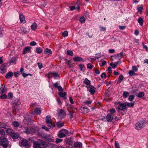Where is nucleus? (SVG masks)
I'll list each match as a JSON object with an SVG mask.
<instances>
[{"mask_svg":"<svg viewBox=\"0 0 148 148\" xmlns=\"http://www.w3.org/2000/svg\"><path fill=\"white\" fill-rule=\"evenodd\" d=\"M8 145V142L6 138L3 136L0 137V146L2 148H6Z\"/></svg>","mask_w":148,"mask_h":148,"instance_id":"obj_1","label":"nucleus"},{"mask_svg":"<svg viewBox=\"0 0 148 148\" xmlns=\"http://www.w3.org/2000/svg\"><path fill=\"white\" fill-rule=\"evenodd\" d=\"M35 145H39V147L43 146L49 148H54L55 147V145L53 144H50L45 142L41 141L40 142H35Z\"/></svg>","mask_w":148,"mask_h":148,"instance_id":"obj_2","label":"nucleus"},{"mask_svg":"<svg viewBox=\"0 0 148 148\" xmlns=\"http://www.w3.org/2000/svg\"><path fill=\"white\" fill-rule=\"evenodd\" d=\"M146 124L145 120L140 121L137 122L135 125V128L138 130L142 129Z\"/></svg>","mask_w":148,"mask_h":148,"instance_id":"obj_3","label":"nucleus"},{"mask_svg":"<svg viewBox=\"0 0 148 148\" xmlns=\"http://www.w3.org/2000/svg\"><path fill=\"white\" fill-rule=\"evenodd\" d=\"M114 104L115 105L118 106V109L119 110H122L126 109L125 103L118 102H115Z\"/></svg>","mask_w":148,"mask_h":148,"instance_id":"obj_4","label":"nucleus"},{"mask_svg":"<svg viewBox=\"0 0 148 148\" xmlns=\"http://www.w3.org/2000/svg\"><path fill=\"white\" fill-rule=\"evenodd\" d=\"M69 132V131L66 129H63L59 132L58 134L59 138H61L65 136Z\"/></svg>","mask_w":148,"mask_h":148,"instance_id":"obj_5","label":"nucleus"},{"mask_svg":"<svg viewBox=\"0 0 148 148\" xmlns=\"http://www.w3.org/2000/svg\"><path fill=\"white\" fill-rule=\"evenodd\" d=\"M46 123L48 124V126L50 127L54 126V125L51 120V116L48 115L46 116Z\"/></svg>","mask_w":148,"mask_h":148,"instance_id":"obj_6","label":"nucleus"},{"mask_svg":"<svg viewBox=\"0 0 148 148\" xmlns=\"http://www.w3.org/2000/svg\"><path fill=\"white\" fill-rule=\"evenodd\" d=\"M88 91H89L91 95H94L96 90V88L92 85H89L87 86Z\"/></svg>","mask_w":148,"mask_h":148,"instance_id":"obj_7","label":"nucleus"},{"mask_svg":"<svg viewBox=\"0 0 148 148\" xmlns=\"http://www.w3.org/2000/svg\"><path fill=\"white\" fill-rule=\"evenodd\" d=\"M58 112L59 117L61 118H64L66 115L65 111L62 109H59Z\"/></svg>","mask_w":148,"mask_h":148,"instance_id":"obj_8","label":"nucleus"},{"mask_svg":"<svg viewBox=\"0 0 148 148\" xmlns=\"http://www.w3.org/2000/svg\"><path fill=\"white\" fill-rule=\"evenodd\" d=\"M25 131H24V132L26 133L32 134L35 132V129L31 127H25Z\"/></svg>","mask_w":148,"mask_h":148,"instance_id":"obj_9","label":"nucleus"},{"mask_svg":"<svg viewBox=\"0 0 148 148\" xmlns=\"http://www.w3.org/2000/svg\"><path fill=\"white\" fill-rule=\"evenodd\" d=\"M16 29L18 32L21 33L25 34L27 33V30L24 26H23L19 27H18Z\"/></svg>","mask_w":148,"mask_h":148,"instance_id":"obj_10","label":"nucleus"},{"mask_svg":"<svg viewBox=\"0 0 148 148\" xmlns=\"http://www.w3.org/2000/svg\"><path fill=\"white\" fill-rule=\"evenodd\" d=\"M45 140L49 142H53L54 141L53 137L50 135H46L44 137Z\"/></svg>","mask_w":148,"mask_h":148,"instance_id":"obj_11","label":"nucleus"},{"mask_svg":"<svg viewBox=\"0 0 148 148\" xmlns=\"http://www.w3.org/2000/svg\"><path fill=\"white\" fill-rule=\"evenodd\" d=\"M123 52H121L119 54H118L117 55H115L113 56H112L111 57H114L117 60H120L123 57Z\"/></svg>","mask_w":148,"mask_h":148,"instance_id":"obj_12","label":"nucleus"},{"mask_svg":"<svg viewBox=\"0 0 148 148\" xmlns=\"http://www.w3.org/2000/svg\"><path fill=\"white\" fill-rule=\"evenodd\" d=\"M114 116L108 114L106 116V119L107 122H111L113 119Z\"/></svg>","mask_w":148,"mask_h":148,"instance_id":"obj_13","label":"nucleus"},{"mask_svg":"<svg viewBox=\"0 0 148 148\" xmlns=\"http://www.w3.org/2000/svg\"><path fill=\"white\" fill-rule=\"evenodd\" d=\"M58 94L60 97L63 98V99H66V97L65 96L66 95V93L65 92L61 91L59 92Z\"/></svg>","mask_w":148,"mask_h":148,"instance_id":"obj_14","label":"nucleus"},{"mask_svg":"<svg viewBox=\"0 0 148 148\" xmlns=\"http://www.w3.org/2000/svg\"><path fill=\"white\" fill-rule=\"evenodd\" d=\"M75 148H81L82 147V144L81 142H77L74 144Z\"/></svg>","mask_w":148,"mask_h":148,"instance_id":"obj_15","label":"nucleus"},{"mask_svg":"<svg viewBox=\"0 0 148 148\" xmlns=\"http://www.w3.org/2000/svg\"><path fill=\"white\" fill-rule=\"evenodd\" d=\"M33 120L29 118L27 119H25L24 120V122L26 124L30 125L32 122Z\"/></svg>","mask_w":148,"mask_h":148,"instance_id":"obj_16","label":"nucleus"},{"mask_svg":"<svg viewBox=\"0 0 148 148\" xmlns=\"http://www.w3.org/2000/svg\"><path fill=\"white\" fill-rule=\"evenodd\" d=\"M21 144L24 146L29 145L28 140L25 139H23L21 141Z\"/></svg>","mask_w":148,"mask_h":148,"instance_id":"obj_17","label":"nucleus"},{"mask_svg":"<svg viewBox=\"0 0 148 148\" xmlns=\"http://www.w3.org/2000/svg\"><path fill=\"white\" fill-rule=\"evenodd\" d=\"M108 111L110 112V113H109L108 114H110V115H112L114 117L116 112V111L115 110L114 108H112L111 109L109 110Z\"/></svg>","mask_w":148,"mask_h":148,"instance_id":"obj_18","label":"nucleus"},{"mask_svg":"<svg viewBox=\"0 0 148 148\" xmlns=\"http://www.w3.org/2000/svg\"><path fill=\"white\" fill-rule=\"evenodd\" d=\"M31 47H25L22 53L23 54H26L27 52L31 51Z\"/></svg>","mask_w":148,"mask_h":148,"instance_id":"obj_19","label":"nucleus"},{"mask_svg":"<svg viewBox=\"0 0 148 148\" xmlns=\"http://www.w3.org/2000/svg\"><path fill=\"white\" fill-rule=\"evenodd\" d=\"M37 25L36 23L34 22L31 26V29L33 31H35L37 27Z\"/></svg>","mask_w":148,"mask_h":148,"instance_id":"obj_20","label":"nucleus"},{"mask_svg":"<svg viewBox=\"0 0 148 148\" xmlns=\"http://www.w3.org/2000/svg\"><path fill=\"white\" fill-rule=\"evenodd\" d=\"M73 60L75 62L82 61L83 60L82 58L81 57L77 56L73 58Z\"/></svg>","mask_w":148,"mask_h":148,"instance_id":"obj_21","label":"nucleus"},{"mask_svg":"<svg viewBox=\"0 0 148 148\" xmlns=\"http://www.w3.org/2000/svg\"><path fill=\"white\" fill-rule=\"evenodd\" d=\"M80 110L82 111L83 110L84 111L82 112L84 113H87L89 112L90 110L87 107H84L82 108Z\"/></svg>","mask_w":148,"mask_h":148,"instance_id":"obj_22","label":"nucleus"},{"mask_svg":"<svg viewBox=\"0 0 148 148\" xmlns=\"http://www.w3.org/2000/svg\"><path fill=\"white\" fill-rule=\"evenodd\" d=\"M19 18L20 21L21 23H25V18L23 15L21 14H20L19 15Z\"/></svg>","mask_w":148,"mask_h":148,"instance_id":"obj_23","label":"nucleus"},{"mask_svg":"<svg viewBox=\"0 0 148 148\" xmlns=\"http://www.w3.org/2000/svg\"><path fill=\"white\" fill-rule=\"evenodd\" d=\"M13 75V73L11 71H9L7 73L5 76V78L6 79H8L11 77Z\"/></svg>","mask_w":148,"mask_h":148,"instance_id":"obj_24","label":"nucleus"},{"mask_svg":"<svg viewBox=\"0 0 148 148\" xmlns=\"http://www.w3.org/2000/svg\"><path fill=\"white\" fill-rule=\"evenodd\" d=\"M5 64H3L0 67V69L1 71V73H3L6 71V67H5Z\"/></svg>","mask_w":148,"mask_h":148,"instance_id":"obj_25","label":"nucleus"},{"mask_svg":"<svg viewBox=\"0 0 148 148\" xmlns=\"http://www.w3.org/2000/svg\"><path fill=\"white\" fill-rule=\"evenodd\" d=\"M44 52L45 54L49 55L52 54V52L50 49H48L47 48L45 49L44 51Z\"/></svg>","mask_w":148,"mask_h":148,"instance_id":"obj_26","label":"nucleus"},{"mask_svg":"<svg viewBox=\"0 0 148 148\" xmlns=\"http://www.w3.org/2000/svg\"><path fill=\"white\" fill-rule=\"evenodd\" d=\"M11 136L14 139H17L19 137V134L18 133H13L11 135Z\"/></svg>","mask_w":148,"mask_h":148,"instance_id":"obj_27","label":"nucleus"},{"mask_svg":"<svg viewBox=\"0 0 148 148\" xmlns=\"http://www.w3.org/2000/svg\"><path fill=\"white\" fill-rule=\"evenodd\" d=\"M83 82L85 84L87 85H90V81L87 78H86L83 81Z\"/></svg>","mask_w":148,"mask_h":148,"instance_id":"obj_28","label":"nucleus"},{"mask_svg":"<svg viewBox=\"0 0 148 148\" xmlns=\"http://www.w3.org/2000/svg\"><path fill=\"white\" fill-rule=\"evenodd\" d=\"M52 76L54 77L55 79H56L57 77H59V75L58 73L56 72H52Z\"/></svg>","mask_w":148,"mask_h":148,"instance_id":"obj_29","label":"nucleus"},{"mask_svg":"<svg viewBox=\"0 0 148 148\" xmlns=\"http://www.w3.org/2000/svg\"><path fill=\"white\" fill-rule=\"evenodd\" d=\"M7 127H8V126L5 123L2 122H0V127L6 129Z\"/></svg>","mask_w":148,"mask_h":148,"instance_id":"obj_30","label":"nucleus"},{"mask_svg":"<svg viewBox=\"0 0 148 148\" xmlns=\"http://www.w3.org/2000/svg\"><path fill=\"white\" fill-rule=\"evenodd\" d=\"M34 112L37 114H40L41 113V110L40 108H36L34 109Z\"/></svg>","mask_w":148,"mask_h":148,"instance_id":"obj_31","label":"nucleus"},{"mask_svg":"<svg viewBox=\"0 0 148 148\" xmlns=\"http://www.w3.org/2000/svg\"><path fill=\"white\" fill-rule=\"evenodd\" d=\"M64 123L62 121H59L57 123V126L58 127H61L64 125Z\"/></svg>","mask_w":148,"mask_h":148,"instance_id":"obj_32","label":"nucleus"},{"mask_svg":"<svg viewBox=\"0 0 148 148\" xmlns=\"http://www.w3.org/2000/svg\"><path fill=\"white\" fill-rule=\"evenodd\" d=\"M138 22L140 25L142 26L143 25V20L141 17H140L138 18Z\"/></svg>","mask_w":148,"mask_h":148,"instance_id":"obj_33","label":"nucleus"},{"mask_svg":"<svg viewBox=\"0 0 148 148\" xmlns=\"http://www.w3.org/2000/svg\"><path fill=\"white\" fill-rule=\"evenodd\" d=\"M6 129V132L7 133L11 135V134L14 133V131L12 129L7 128Z\"/></svg>","mask_w":148,"mask_h":148,"instance_id":"obj_34","label":"nucleus"},{"mask_svg":"<svg viewBox=\"0 0 148 148\" xmlns=\"http://www.w3.org/2000/svg\"><path fill=\"white\" fill-rule=\"evenodd\" d=\"M123 79V76L121 74L119 77L118 78V82H117V84L119 83H120L121 82Z\"/></svg>","mask_w":148,"mask_h":148,"instance_id":"obj_35","label":"nucleus"},{"mask_svg":"<svg viewBox=\"0 0 148 148\" xmlns=\"http://www.w3.org/2000/svg\"><path fill=\"white\" fill-rule=\"evenodd\" d=\"M18 107V106H15L13 108V111L14 112V114H15L16 113L18 112L19 109L17 108Z\"/></svg>","mask_w":148,"mask_h":148,"instance_id":"obj_36","label":"nucleus"},{"mask_svg":"<svg viewBox=\"0 0 148 148\" xmlns=\"http://www.w3.org/2000/svg\"><path fill=\"white\" fill-rule=\"evenodd\" d=\"M20 123L18 121H14L12 122V125L16 127H18L20 125Z\"/></svg>","mask_w":148,"mask_h":148,"instance_id":"obj_37","label":"nucleus"},{"mask_svg":"<svg viewBox=\"0 0 148 148\" xmlns=\"http://www.w3.org/2000/svg\"><path fill=\"white\" fill-rule=\"evenodd\" d=\"M144 95V93L143 92H139L137 96L138 97L141 98L143 97Z\"/></svg>","mask_w":148,"mask_h":148,"instance_id":"obj_38","label":"nucleus"},{"mask_svg":"<svg viewBox=\"0 0 148 148\" xmlns=\"http://www.w3.org/2000/svg\"><path fill=\"white\" fill-rule=\"evenodd\" d=\"M16 61V59L15 57H13L10 60V63L15 64Z\"/></svg>","mask_w":148,"mask_h":148,"instance_id":"obj_39","label":"nucleus"},{"mask_svg":"<svg viewBox=\"0 0 148 148\" xmlns=\"http://www.w3.org/2000/svg\"><path fill=\"white\" fill-rule=\"evenodd\" d=\"M85 18L82 16L80 18L79 21L82 23L85 22Z\"/></svg>","mask_w":148,"mask_h":148,"instance_id":"obj_40","label":"nucleus"},{"mask_svg":"<svg viewBox=\"0 0 148 148\" xmlns=\"http://www.w3.org/2000/svg\"><path fill=\"white\" fill-rule=\"evenodd\" d=\"M36 51L38 53H40L42 52V49L40 47L36 48Z\"/></svg>","mask_w":148,"mask_h":148,"instance_id":"obj_41","label":"nucleus"},{"mask_svg":"<svg viewBox=\"0 0 148 148\" xmlns=\"http://www.w3.org/2000/svg\"><path fill=\"white\" fill-rule=\"evenodd\" d=\"M126 106H127L129 107H133L134 106V103H125Z\"/></svg>","mask_w":148,"mask_h":148,"instance_id":"obj_42","label":"nucleus"},{"mask_svg":"<svg viewBox=\"0 0 148 148\" xmlns=\"http://www.w3.org/2000/svg\"><path fill=\"white\" fill-rule=\"evenodd\" d=\"M13 97V94L11 92H9L8 95V98L11 99Z\"/></svg>","mask_w":148,"mask_h":148,"instance_id":"obj_43","label":"nucleus"},{"mask_svg":"<svg viewBox=\"0 0 148 148\" xmlns=\"http://www.w3.org/2000/svg\"><path fill=\"white\" fill-rule=\"evenodd\" d=\"M129 93L127 92L124 91L123 92V97L124 98L127 97L129 95Z\"/></svg>","mask_w":148,"mask_h":148,"instance_id":"obj_44","label":"nucleus"},{"mask_svg":"<svg viewBox=\"0 0 148 148\" xmlns=\"http://www.w3.org/2000/svg\"><path fill=\"white\" fill-rule=\"evenodd\" d=\"M67 54L68 55L72 56L73 55V52L71 50H68L67 51Z\"/></svg>","mask_w":148,"mask_h":148,"instance_id":"obj_45","label":"nucleus"},{"mask_svg":"<svg viewBox=\"0 0 148 148\" xmlns=\"http://www.w3.org/2000/svg\"><path fill=\"white\" fill-rule=\"evenodd\" d=\"M3 28L0 26V36H2L3 34Z\"/></svg>","mask_w":148,"mask_h":148,"instance_id":"obj_46","label":"nucleus"},{"mask_svg":"<svg viewBox=\"0 0 148 148\" xmlns=\"http://www.w3.org/2000/svg\"><path fill=\"white\" fill-rule=\"evenodd\" d=\"M134 95H130L129 96L128 99L130 101H132L134 99Z\"/></svg>","mask_w":148,"mask_h":148,"instance_id":"obj_47","label":"nucleus"},{"mask_svg":"<svg viewBox=\"0 0 148 148\" xmlns=\"http://www.w3.org/2000/svg\"><path fill=\"white\" fill-rule=\"evenodd\" d=\"M5 90L4 89V86L2 87L1 88H0V93H3L5 92Z\"/></svg>","mask_w":148,"mask_h":148,"instance_id":"obj_48","label":"nucleus"},{"mask_svg":"<svg viewBox=\"0 0 148 148\" xmlns=\"http://www.w3.org/2000/svg\"><path fill=\"white\" fill-rule=\"evenodd\" d=\"M93 68V66L90 63H88L87 64V68L90 69H91Z\"/></svg>","mask_w":148,"mask_h":148,"instance_id":"obj_49","label":"nucleus"},{"mask_svg":"<svg viewBox=\"0 0 148 148\" xmlns=\"http://www.w3.org/2000/svg\"><path fill=\"white\" fill-rule=\"evenodd\" d=\"M62 139H60L58 138H57L56 139V143L58 144L62 142Z\"/></svg>","mask_w":148,"mask_h":148,"instance_id":"obj_50","label":"nucleus"},{"mask_svg":"<svg viewBox=\"0 0 148 148\" xmlns=\"http://www.w3.org/2000/svg\"><path fill=\"white\" fill-rule=\"evenodd\" d=\"M62 35L64 37H66L68 35V32L66 31L63 32L62 34Z\"/></svg>","mask_w":148,"mask_h":148,"instance_id":"obj_51","label":"nucleus"},{"mask_svg":"<svg viewBox=\"0 0 148 148\" xmlns=\"http://www.w3.org/2000/svg\"><path fill=\"white\" fill-rule=\"evenodd\" d=\"M79 68L80 69V70L81 71H82L84 67V65L82 64H80L79 65Z\"/></svg>","mask_w":148,"mask_h":148,"instance_id":"obj_52","label":"nucleus"},{"mask_svg":"<svg viewBox=\"0 0 148 148\" xmlns=\"http://www.w3.org/2000/svg\"><path fill=\"white\" fill-rule=\"evenodd\" d=\"M7 97V96L5 94L2 95L0 97L1 99H5Z\"/></svg>","mask_w":148,"mask_h":148,"instance_id":"obj_53","label":"nucleus"},{"mask_svg":"<svg viewBox=\"0 0 148 148\" xmlns=\"http://www.w3.org/2000/svg\"><path fill=\"white\" fill-rule=\"evenodd\" d=\"M92 101H86L84 102V104L85 105H89L91 104Z\"/></svg>","mask_w":148,"mask_h":148,"instance_id":"obj_54","label":"nucleus"},{"mask_svg":"<svg viewBox=\"0 0 148 148\" xmlns=\"http://www.w3.org/2000/svg\"><path fill=\"white\" fill-rule=\"evenodd\" d=\"M100 30V31H105L106 29V27L103 26H100L99 27Z\"/></svg>","mask_w":148,"mask_h":148,"instance_id":"obj_55","label":"nucleus"},{"mask_svg":"<svg viewBox=\"0 0 148 148\" xmlns=\"http://www.w3.org/2000/svg\"><path fill=\"white\" fill-rule=\"evenodd\" d=\"M115 148H120L119 144L116 141H115Z\"/></svg>","mask_w":148,"mask_h":148,"instance_id":"obj_56","label":"nucleus"},{"mask_svg":"<svg viewBox=\"0 0 148 148\" xmlns=\"http://www.w3.org/2000/svg\"><path fill=\"white\" fill-rule=\"evenodd\" d=\"M51 74L52 72H49L48 73V74L46 75V76L48 78H50L51 77H52Z\"/></svg>","mask_w":148,"mask_h":148,"instance_id":"obj_57","label":"nucleus"},{"mask_svg":"<svg viewBox=\"0 0 148 148\" xmlns=\"http://www.w3.org/2000/svg\"><path fill=\"white\" fill-rule=\"evenodd\" d=\"M36 45V43L34 41L31 42L30 44V45L31 46H34Z\"/></svg>","mask_w":148,"mask_h":148,"instance_id":"obj_58","label":"nucleus"},{"mask_svg":"<svg viewBox=\"0 0 148 148\" xmlns=\"http://www.w3.org/2000/svg\"><path fill=\"white\" fill-rule=\"evenodd\" d=\"M119 62H116L113 64V65L112 66V68L113 69H114L115 67H116L117 66Z\"/></svg>","mask_w":148,"mask_h":148,"instance_id":"obj_59","label":"nucleus"},{"mask_svg":"<svg viewBox=\"0 0 148 148\" xmlns=\"http://www.w3.org/2000/svg\"><path fill=\"white\" fill-rule=\"evenodd\" d=\"M129 74L131 76H132L135 74L134 72V71L131 70L129 71Z\"/></svg>","mask_w":148,"mask_h":148,"instance_id":"obj_60","label":"nucleus"},{"mask_svg":"<svg viewBox=\"0 0 148 148\" xmlns=\"http://www.w3.org/2000/svg\"><path fill=\"white\" fill-rule=\"evenodd\" d=\"M57 100L58 104L59 105H61L62 104V102H61V100L60 99L58 98H57Z\"/></svg>","mask_w":148,"mask_h":148,"instance_id":"obj_61","label":"nucleus"},{"mask_svg":"<svg viewBox=\"0 0 148 148\" xmlns=\"http://www.w3.org/2000/svg\"><path fill=\"white\" fill-rule=\"evenodd\" d=\"M101 77L102 78H103L104 77H107V75L105 73H103L101 75Z\"/></svg>","mask_w":148,"mask_h":148,"instance_id":"obj_62","label":"nucleus"},{"mask_svg":"<svg viewBox=\"0 0 148 148\" xmlns=\"http://www.w3.org/2000/svg\"><path fill=\"white\" fill-rule=\"evenodd\" d=\"M0 133L2 136H3L5 135V132L3 129H1L0 130Z\"/></svg>","mask_w":148,"mask_h":148,"instance_id":"obj_63","label":"nucleus"},{"mask_svg":"<svg viewBox=\"0 0 148 148\" xmlns=\"http://www.w3.org/2000/svg\"><path fill=\"white\" fill-rule=\"evenodd\" d=\"M106 64V61L105 60L101 62V64L100 65L101 66H103Z\"/></svg>","mask_w":148,"mask_h":148,"instance_id":"obj_64","label":"nucleus"}]
</instances>
